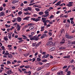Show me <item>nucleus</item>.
Here are the masks:
<instances>
[{
  "label": "nucleus",
  "instance_id": "1a4fd4ad",
  "mask_svg": "<svg viewBox=\"0 0 75 75\" xmlns=\"http://www.w3.org/2000/svg\"><path fill=\"white\" fill-rule=\"evenodd\" d=\"M8 37V36H6L4 37V40H5V41H8V39L7 38Z\"/></svg>",
  "mask_w": 75,
  "mask_h": 75
},
{
  "label": "nucleus",
  "instance_id": "a878e982",
  "mask_svg": "<svg viewBox=\"0 0 75 75\" xmlns=\"http://www.w3.org/2000/svg\"><path fill=\"white\" fill-rule=\"evenodd\" d=\"M39 15H40V16H41V15H42V14H43V12H40L39 13Z\"/></svg>",
  "mask_w": 75,
  "mask_h": 75
},
{
  "label": "nucleus",
  "instance_id": "c03bdc74",
  "mask_svg": "<svg viewBox=\"0 0 75 75\" xmlns=\"http://www.w3.org/2000/svg\"><path fill=\"white\" fill-rule=\"evenodd\" d=\"M35 10L37 11H40V9L38 8H35Z\"/></svg>",
  "mask_w": 75,
  "mask_h": 75
},
{
  "label": "nucleus",
  "instance_id": "f3484780",
  "mask_svg": "<svg viewBox=\"0 0 75 75\" xmlns=\"http://www.w3.org/2000/svg\"><path fill=\"white\" fill-rule=\"evenodd\" d=\"M28 10H29V11H31V10H32V8L31 7H28Z\"/></svg>",
  "mask_w": 75,
  "mask_h": 75
},
{
  "label": "nucleus",
  "instance_id": "a211bd4d",
  "mask_svg": "<svg viewBox=\"0 0 75 75\" xmlns=\"http://www.w3.org/2000/svg\"><path fill=\"white\" fill-rule=\"evenodd\" d=\"M8 37L10 40H11V34H9L8 35Z\"/></svg>",
  "mask_w": 75,
  "mask_h": 75
},
{
  "label": "nucleus",
  "instance_id": "2eb2a0df",
  "mask_svg": "<svg viewBox=\"0 0 75 75\" xmlns=\"http://www.w3.org/2000/svg\"><path fill=\"white\" fill-rule=\"evenodd\" d=\"M45 27L43 26L41 28V31H44V28Z\"/></svg>",
  "mask_w": 75,
  "mask_h": 75
},
{
  "label": "nucleus",
  "instance_id": "a19ab883",
  "mask_svg": "<svg viewBox=\"0 0 75 75\" xmlns=\"http://www.w3.org/2000/svg\"><path fill=\"white\" fill-rule=\"evenodd\" d=\"M47 60H42V62H47Z\"/></svg>",
  "mask_w": 75,
  "mask_h": 75
},
{
  "label": "nucleus",
  "instance_id": "5701e85b",
  "mask_svg": "<svg viewBox=\"0 0 75 75\" xmlns=\"http://www.w3.org/2000/svg\"><path fill=\"white\" fill-rule=\"evenodd\" d=\"M67 75H70L71 74V71H69L67 72Z\"/></svg>",
  "mask_w": 75,
  "mask_h": 75
},
{
  "label": "nucleus",
  "instance_id": "e433bc0d",
  "mask_svg": "<svg viewBox=\"0 0 75 75\" xmlns=\"http://www.w3.org/2000/svg\"><path fill=\"white\" fill-rule=\"evenodd\" d=\"M22 14V12L21 11H20L18 13V14L21 15Z\"/></svg>",
  "mask_w": 75,
  "mask_h": 75
},
{
  "label": "nucleus",
  "instance_id": "3c124183",
  "mask_svg": "<svg viewBox=\"0 0 75 75\" xmlns=\"http://www.w3.org/2000/svg\"><path fill=\"white\" fill-rule=\"evenodd\" d=\"M23 40H20L19 41H18V42L19 43H21V42H23Z\"/></svg>",
  "mask_w": 75,
  "mask_h": 75
},
{
  "label": "nucleus",
  "instance_id": "aec40b11",
  "mask_svg": "<svg viewBox=\"0 0 75 75\" xmlns=\"http://www.w3.org/2000/svg\"><path fill=\"white\" fill-rule=\"evenodd\" d=\"M34 28V27L33 26H31L29 27V29L30 30H33Z\"/></svg>",
  "mask_w": 75,
  "mask_h": 75
},
{
  "label": "nucleus",
  "instance_id": "72a5a7b5",
  "mask_svg": "<svg viewBox=\"0 0 75 75\" xmlns=\"http://www.w3.org/2000/svg\"><path fill=\"white\" fill-rule=\"evenodd\" d=\"M36 41L38 40H39V39H40V38H39V37H38V36H37V37H36Z\"/></svg>",
  "mask_w": 75,
  "mask_h": 75
},
{
  "label": "nucleus",
  "instance_id": "a18cd8bd",
  "mask_svg": "<svg viewBox=\"0 0 75 75\" xmlns=\"http://www.w3.org/2000/svg\"><path fill=\"white\" fill-rule=\"evenodd\" d=\"M34 0H32L30 1V4L32 3H34Z\"/></svg>",
  "mask_w": 75,
  "mask_h": 75
},
{
  "label": "nucleus",
  "instance_id": "680f3d73",
  "mask_svg": "<svg viewBox=\"0 0 75 75\" xmlns=\"http://www.w3.org/2000/svg\"><path fill=\"white\" fill-rule=\"evenodd\" d=\"M18 50L19 52H22V50H21V49H19Z\"/></svg>",
  "mask_w": 75,
  "mask_h": 75
},
{
  "label": "nucleus",
  "instance_id": "e2e57ef3",
  "mask_svg": "<svg viewBox=\"0 0 75 75\" xmlns=\"http://www.w3.org/2000/svg\"><path fill=\"white\" fill-rule=\"evenodd\" d=\"M40 53H41H41H42V49H40Z\"/></svg>",
  "mask_w": 75,
  "mask_h": 75
},
{
  "label": "nucleus",
  "instance_id": "4d7b16f0",
  "mask_svg": "<svg viewBox=\"0 0 75 75\" xmlns=\"http://www.w3.org/2000/svg\"><path fill=\"white\" fill-rule=\"evenodd\" d=\"M2 10H3V8L1 7H0V11H2Z\"/></svg>",
  "mask_w": 75,
  "mask_h": 75
},
{
  "label": "nucleus",
  "instance_id": "f704fd0d",
  "mask_svg": "<svg viewBox=\"0 0 75 75\" xmlns=\"http://www.w3.org/2000/svg\"><path fill=\"white\" fill-rule=\"evenodd\" d=\"M28 36H29V38H31L32 37H33V35H28Z\"/></svg>",
  "mask_w": 75,
  "mask_h": 75
},
{
  "label": "nucleus",
  "instance_id": "69168bd1",
  "mask_svg": "<svg viewBox=\"0 0 75 75\" xmlns=\"http://www.w3.org/2000/svg\"><path fill=\"white\" fill-rule=\"evenodd\" d=\"M44 23V25L45 26L47 25V23H46L45 22V23Z\"/></svg>",
  "mask_w": 75,
  "mask_h": 75
},
{
  "label": "nucleus",
  "instance_id": "09e8293b",
  "mask_svg": "<svg viewBox=\"0 0 75 75\" xmlns=\"http://www.w3.org/2000/svg\"><path fill=\"white\" fill-rule=\"evenodd\" d=\"M1 48L2 50H4V46L1 47Z\"/></svg>",
  "mask_w": 75,
  "mask_h": 75
},
{
  "label": "nucleus",
  "instance_id": "4468645a",
  "mask_svg": "<svg viewBox=\"0 0 75 75\" xmlns=\"http://www.w3.org/2000/svg\"><path fill=\"white\" fill-rule=\"evenodd\" d=\"M65 39H63V40H62L61 42V44H64V42H65Z\"/></svg>",
  "mask_w": 75,
  "mask_h": 75
},
{
  "label": "nucleus",
  "instance_id": "b1692460",
  "mask_svg": "<svg viewBox=\"0 0 75 75\" xmlns=\"http://www.w3.org/2000/svg\"><path fill=\"white\" fill-rule=\"evenodd\" d=\"M24 14H25V15H28V14L29 15H31V13H24Z\"/></svg>",
  "mask_w": 75,
  "mask_h": 75
},
{
  "label": "nucleus",
  "instance_id": "393cba45",
  "mask_svg": "<svg viewBox=\"0 0 75 75\" xmlns=\"http://www.w3.org/2000/svg\"><path fill=\"white\" fill-rule=\"evenodd\" d=\"M59 49L60 50H62L63 49H65V47L64 48L63 47H59Z\"/></svg>",
  "mask_w": 75,
  "mask_h": 75
},
{
  "label": "nucleus",
  "instance_id": "4be33fe9",
  "mask_svg": "<svg viewBox=\"0 0 75 75\" xmlns=\"http://www.w3.org/2000/svg\"><path fill=\"white\" fill-rule=\"evenodd\" d=\"M25 67L26 69L29 68H30V66H26Z\"/></svg>",
  "mask_w": 75,
  "mask_h": 75
},
{
  "label": "nucleus",
  "instance_id": "774afa93",
  "mask_svg": "<svg viewBox=\"0 0 75 75\" xmlns=\"http://www.w3.org/2000/svg\"><path fill=\"white\" fill-rule=\"evenodd\" d=\"M38 54V52H37L35 54V56H36V55H37V54Z\"/></svg>",
  "mask_w": 75,
  "mask_h": 75
},
{
  "label": "nucleus",
  "instance_id": "7c9ffc66",
  "mask_svg": "<svg viewBox=\"0 0 75 75\" xmlns=\"http://www.w3.org/2000/svg\"><path fill=\"white\" fill-rule=\"evenodd\" d=\"M11 47H12V45H8L7 46V47H8V48H10Z\"/></svg>",
  "mask_w": 75,
  "mask_h": 75
},
{
  "label": "nucleus",
  "instance_id": "58836bf2",
  "mask_svg": "<svg viewBox=\"0 0 75 75\" xmlns=\"http://www.w3.org/2000/svg\"><path fill=\"white\" fill-rule=\"evenodd\" d=\"M5 26H6V27H10V25H5Z\"/></svg>",
  "mask_w": 75,
  "mask_h": 75
},
{
  "label": "nucleus",
  "instance_id": "bf43d9fd",
  "mask_svg": "<svg viewBox=\"0 0 75 75\" xmlns=\"http://www.w3.org/2000/svg\"><path fill=\"white\" fill-rule=\"evenodd\" d=\"M38 71H40L41 69V67H39L38 69Z\"/></svg>",
  "mask_w": 75,
  "mask_h": 75
},
{
  "label": "nucleus",
  "instance_id": "79ce46f5",
  "mask_svg": "<svg viewBox=\"0 0 75 75\" xmlns=\"http://www.w3.org/2000/svg\"><path fill=\"white\" fill-rule=\"evenodd\" d=\"M67 44L68 45H71V42H68Z\"/></svg>",
  "mask_w": 75,
  "mask_h": 75
},
{
  "label": "nucleus",
  "instance_id": "c9c22d12",
  "mask_svg": "<svg viewBox=\"0 0 75 75\" xmlns=\"http://www.w3.org/2000/svg\"><path fill=\"white\" fill-rule=\"evenodd\" d=\"M16 19H17V18H14V20L12 21V22H13V23H14V22H15V21H16Z\"/></svg>",
  "mask_w": 75,
  "mask_h": 75
},
{
  "label": "nucleus",
  "instance_id": "bb28decb",
  "mask_svg": "<svg viewBox=\"0 0 75 75\" xmlns=\"http://www.w3.org/2000/svg\"><path fill=\"white\" fill-rule=\"evenodd\" d=\"M24 11H28V8H25L24 9Z\"/></svg>",
  "mask_w": 75,
  "mask_h": 75
},
{
  "label": "nucleus",
  "instance_id": "c85d7f7f",
  "mask_svg": "<svg viewBox=\"0 0 75 75\" xmlns=\"http://www.w3.org/2000/svg\"><path fill=\"white\" fill-rule=\"evenodd\" d=\"M37 59V61H41V59H40V58H38Z\"/></svg>",
  "mask_w": 75,
  "mask_h": 75
},
{
  "label": "nucleus",
  "instance_id": "f257e3e1",
  "mask_svg": "<svg viewBox=\"0 0 75 75\" xmlns=\"http://www.w3.org/2000/svg\"><path fill=\"white\" fill-rule=\"evenodd\" d=\"M72 4H73V2H69V4L67 5V6L68 7H71L72 6Z\"/></svg>",
  "mask_w": 75,
  "mask_h": 75
},
{
  "label": "nucleus",
  "instance_id": "2f4dec72",
  "mask_svg": "<svg viewBox=\"0 0 75 75\" xmlns=\"http://www.w3.org/2000/svg\"><path fill=\"white\" fill-rule=\"evenodd\" d=\"M42 36H43L44 37H47V35L45 33L43 34Z\"/></svg>",
  "mask_w": 75,
  "mask_h": 75
},
{
  "label": "nucleus",
  "instance_id": "6ab92c4d",
  "mask_svg": "<svg viewBox=\"0 0 75 75\" xmlns=\"http://www.w3.org/2000/svg\"><path fill=\"white\" fill-rule=\"evenodd\" d=\"M22 36L24 37V38H23L24 40H25V39H27V38L26 36H25V35H22Z\"/></svg>",
  "mask_w": 75,
  "mask_h": 75
},
{
  "label": "nucleus",
  "instance_id": "f8f14e48",
  "mask_svg": "<svg viewBox=\"0 0 75 75\" xmlns=\"http://www.w3.org/2000/svg\"><path fill=\"white\" fill-rule=\"evenodd\" d=\"M42 21H43V23H45L46 21L45 19V18H42Z\"/></svg>",
  "mask_w": 75,
  "mask_h": 75
},
{
  "label": "nucleus",
  "instance_id": "c756f323",
  "mask_svg": "<svg viewBox=\"0 0 75 75\" xmlns=\"http://www.w3.org/2000/svg\"><path fill=\"white\" fill-rule=\"evenodd\" d=\"M35 59H35V58H33L32 59V62H34L35 61Z\"/></svg>",
  "mask_w": 75,
  "mask_h": 75
},
{
  "label": "nucleus",
  "instance_id": "338daca9",
  "mask_svg": "<svg viewBox=\"0 0 75 75\" xmlns=\"http://www.w3.org/2000/svg\"><path fill=\"white\" fill-rule=\"evenodd\" d=\"M27 70L26 69H22V71H26Z\"/></svg>",
  "mask_w": 75,
  "mask_h": 75
},
{
  "label": "nucleus",
  "instance_id": "6e6d98bb",
  "mask_svg": "<svg viewBox=\"0 0 75 75\" xmlns=\"http://www.w3.org/2000/svg\"><path fill=\"white\" fill-rule=\"evenodd\" d=\"M40 20L38 18L36 19V21H40Z\"/></svg>",
  "mask_w": 75,
  "mask_h": 75
},
{
  "label": "nucleus",
  "instance_id": "cd10ccee",
  "mask_svg": "<svg viewBox=\"0 0 75 75\" xmlns=\"http://www.w3.org/2000/svg\"><path fill=\"white\" fill-rule=\"evenodd\" d=\"M9 54V53H7V52L6 53L4 54V55H8Z\"/></svg>",
  "mask_w": 75,
  "mask_h": 75
},
{
  "label": "nucleus",
  "instance_id": "412c9836",
  "mask_svg": "<svg viewBox=\"0 0 75 75\" xmlns=\"http://www.w3.org/2000/svg\"><path fill=\"white\" fill-rule=\"evenodd\" d=\"M9 64H11V62L9 61H7V65H8Z\"/></svg>",
  "mask_w": 75,
  "mask_h": 75
},
{
  "label": "nucleus",
  "instance_id": "8fccbe9b",
  "mask_svg": "<svg viewBox=\"0 0 75 75\" xmlns=\"http://www.w3.org/2000/svg\"><path fill=\"white\" fill-rule=\"evenodd\" d=\"M67 68V66H64L63 67V69H65V68Z\"/></svg>",
  "mask_w": 75,
  "mask_h": 75
},
{
  "label": "nucleus",
  "instance_id": "ddd939ff",
  "mask_svg": "<svg viewBox=\"0 0 75 75\" xmlns=\"http://www.w3.org/2000/svg\"><path fill=\"white\" fill-rule=\"evenodd\" d=\"M29 17H25V18L23 19V20H26L28 21V19L29 18Z\"/></svg>",
  "mask_w": 75,
  "mask_h": 75
},
{
  "label": "nucleus",
  "instance_id": "864d4df0",
  "mask_svg": "<svg viewBox=\"0 0 75 75\" xmlns=\"http://www.w3.org/2000/svg\"><path fill=\"white\" fill-rule=\"evenodd\" d=\"M46 54V53L45 52H43L42 53V55H45Z\"/></svg>",
  "mask_w": 75,
  "mask_h": 75
},
{
  "label": "nucleus",
  "instance_id": "7ed1b4c3",
  "mask_svg": "<svg viewBox=\"0 0 75 75\" xmlns=\"http://www.w3.org/2000/svg\"><path fill=\"white\" fill-rule=\"evenodd\" d=\"M50 56V55L48 54H47V55H43L42 57V58H47V57H48Z\"/></svg>",
  "mask_w": 75,
  "mask_h": 75
},
{
  "label": "nucleus",
  "instance_id": "4c0bfd02",
  "mask_svg": "<svg viewBox=\"0 0 75 75\" xmlns=\"http://www.w3.org/2000/svg\"><path fill=\"white\" fill-rule=\"evenodd\" d=\"M39 45H40V43H39L36 45L35 46L36 47H37L38 46H39Z\"/></svg>",
  "mask_w": 75,
  "mask_h": 75
},
{
  "label": "nucleus",
  "instance_id": "de8ad7c7",
  "mask_svg": "<svg viewBox=\"0 0 75 75\" xmlns=\"http://www.w3.org/2000/svg\"><path fill=\"white\" fill-rule=\"evenodd\" d=\"M48 34L50 36H51V35H52V33L50 32H49Z\"/></svg>",
  "mask_w": 75,
  "mask_h": 75
},
{
  "label": "nucleus",
  "instance_id": "9b49d317",
  "mask_svg": "<svg viewBox=\"0 0 75 75\" xmlns=\"http://www.w3.org/2000/svg\"><path fill=\"white\" fill-rule=\"evenodd\" d=\"M55 47H52L50 49L49 51H54V50H55Z\"/></svg>",
  "mask_w": 75,
  "mask_h": 75
},
{
  "label": "nucleus",
  "instance_id": "20e7f679",
  "mask_svg": "<svg viewBox=\"0 0 75 75\" xmlns=\"http://www.w3.org/2000/svg\"><path fill=\"white\" fill-rule=\"evenodd\" d=\"M53 44V43L51 42H49L47 43V45H51Z\"/></svg>",
  "mask_w": 75,
  "mask_h": 75
},
{
  "label": "nucleus",
  "instance_id": "473e14b6",
  "mask_svg": "<svg viewBox=\"0 0 75 75\" xmlns=\"http://www.w3.org/2000/svg\"><path fill=\"white\" fill-rule=\"evenodd\" d=\"M24 56H25V57H27L28 55H29V54H23Z\"/></svg>",
  "mask_w": 75,
  "mask_h": 75
},
{
  "label": "nucleus",
  "instance_id": "0eeeda50",
  "mask_svg": "<svg viewBox=\"0 0 75 75\" xmlns=\"http://www.w3.org/2000/svg\"><path fill=\"white\" fill-rule=\"evenodd\" d=\"M61 4V1H59V2H58L56 4H55V6H59V4Z\"/></svg>",
  "mask_w": 75,
  "mask_h": 75
},
{
  "label": "nucleus",
  "instance_id": "0e129e2a",
  "mask_svg": "<svg viewBox=\"0 0 75 75\" xmlns=\"http://www.w3.org/2000/svg\"><path fill=\"white\" fill-rule=\"evenodd\" d=\"M36 44H35V43H33V47H34V46H35V45Z\"/></svg>",
  "mask_w": 75,
  "mask_h": 75
},
{
  "label": "nucleus",
  "instance_id": "6e6552de",
  "mask_svg": "<svg viewBox=\"0 0 75 75\" xmlns=\"http://www.w3.org/2000/svg\"><path fill=\"white\" fill-rule=\"evenodd\" d=\"M8 57L9 58H11L13 57V55L11 54H9V55H8Z\"/></svg>",
  "mask_w": 75,
  "mask_h": 75
},
{
  "label": "nucleus",
  "instance_id": "13d9d810",
  "mask_svg": "<svg viewBox=\"0 0 75 75\" xmlns=\"http://www.w3.org/2000/svg\"><path fill=\"white\" fill-rule=\"evenodd\" d=\"M17 30L18 31H20V27L18 28Z\"/></svg>",
  "mask_w": 75,
  "mask_h": 75
},
{
  "label": "nucleus",
  "instance_id": "f03ea898",
  "mask_svg": "<svg viewBox=\"0 0 75 75\" xmlns=\"http://www.w3.org/2000/svg\"><path fill=\"white\" fill-rule=\"evenodd\" d=\"M30 40L31 41H32L33 40H35L36 41V37H35V36H33V37L30 38Z\"/></svg>",
  "mask_w": 75,
  "mask_h": 75
},
{
  "label": "nucleus",
  "instance_id": "39448f33",
  "mask_svg": "<svg viewBox=\"0 0 75 75\" xmlns=\"http://www.w3.org/2000/svg\"><path fill=\"white\" fill-rule=\"evenodd\" d=\"M17 21L18 22H20L21 21V18L20 17H18L17 18Z\"/></svg>",
  "mask_w": 75,
  "mask_h": 75
},
{
  "label": "nucleus",
  "instance_id": "dca6fc26",
  "mask_svg": "<svg viewBox=\"0 0 75 75\" xmlns=\"http://www.w3.org/2000/svg\"><path fill=\"white\" fill-rule=\"evenodd\" d=\"M65 37L66 38H68V39L69 38V35H67V34H66Z\"/></svg>",
  "mask_w": 75,
  "mask_h": 75
},
{
  "label": "nucleus",
  "instance_id": "49530a36",
  "mask_svg": "<svg viewBox=\"0 0 75 75\" xmlns=\"http://www.w3.org/2000/svg\"><path fill=\"white\" fill-rule=\"evenodd\" d=\"M64 32V29H62L60 31L61 34H62V33Z\"/></svg>",
  "mask_w": 75,
  "mask_h": 75
},
{
  "label": "nucleus",
  "instance_id": "052dcab7",
  "mask_svg": "<svg viewBox=\"0 0 75 75\" xmlns=\"http://www.w3.org/2000/svg\"><path fill=\"white\" fill-rule=\"evenodd\" d=\"M49 22H50V20H47L45 22L46 23H49Z\"/></svg>",
  "mask_w": 75,
  "mask_h": 75
},
{
  "label": "nucleus",
  "instance_id": "603ef678",
  "mask_svg": "<svg viewBox=\"0 0 75 75\" xmlns=\"http://www.w3.org/2000/svg\"><path fill=\"white\" fill-rule=\"evenodd\" d=\"M28 26H30V25H33V23H29L28 24Z\"/></svg>",
  "mask_w": 75,
  "mask_h": 75
},
{
  "label": "nucleus",
  "instance_id": "9d476101",
  "mask_svg": "<svg viewBox=\"0 0 75 75\" xmlns=\"http://www.w3.org/2000/svg\"><path fill=\"white\" fill-rule=\"evenodd\" d=\"M7 74H8V75H10V74H11V71L10 70H9L7 71Z\"/></svg>",
  "mask_w": 75,
  "mask_h": 75
},
{
  "label": "nucleus",
  "instance_id": "ea45409f",
  "mask_svg": "<svg viewBox=\"0 0 75 75\" xmlns=\"http://www.w3.org/2000/svg\"><path fill=\"white\" fill-rule=\"evenodd\" d=\"M27 74H29V75H31V71H29L28 72H27Z\"/></svg>",
  "mask_w": 75,
  "mask_h": 75
},
{
  "label": "nucleus",
  "instance_id": "5fc2aeb1",
  "mask_svg": "<svg viewBox=\"0 0 75 75\" xmlns=\"http://www.w3.org/2000/svg\"><path fill=\"white\" fill-rule=\"evenodd\" d=\"M45 15L47 17H48V16H49V13H45Z\"/></svg>",
  "mask_w": 75,
  "mask_h": 75
},
{
  "label": "nucleus",
  "instance_id": "37998d69",
  "mask_svg": "<svg viewBox=\"0 0 75 75\" xmlns=\"http://www.w3.org/2000/svg\"><path fill=\"white\" fill-rule=\"evenodd\" d=\"M74 62V59H72V60H71L70 62V63H72Z\"/></svg>",
  "mask_w": 75,
  "mask_h": 75
},
{
  "label": "nucleus",
  "instance_id": "423d86ee",
  "mask_svg": "<svg viewBox=\"0 0 75 75\" xmlns=\"http://www.w3.org/2000/svg\"><path fill=\"white\" fill-rule=\"evenodd\" d=\"M17 3V0H13L12 1V3L13 4H14L15 3Z\"/></svg>",
  "mask_w": 75,
  "mask_h": 75
}]
</instances>
